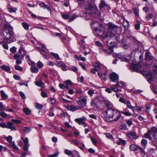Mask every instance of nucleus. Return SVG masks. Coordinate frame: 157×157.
<instances>
[{
    "instance_id": "f257e3e1",
    "label": "nucleus",
    "mask_w": 157,
    "mask_h": 157,
    "mask_svg": "<svg viewBox=\"0 0 157 157\" xmlns=\"http://www.w3.org/2000/svg\"><path fill=\"white\" fill-rule=\"evenodd\" d=\"M91 25L93 29L95 31L94 33L95 35L100 36L102 40L106 39L110 34L109 32L105 33V29L98 21H93L91 23Z\"/></svg>"
},
{
    "instance_id": "f03ea898",
    "label": "nucleus",
    "mask_w": 157,
    "mask_h": 157,
    "mask_svg": "<svg viewBox=\"0 0 157 157\" xmlns=\"http://www.w3.org/2000/svg\"><path fill=\"white\" fill-rule=\"evenodd\" d=\"M120 111L109 108L107 111L102 112L101 116L107 121H117L121 117Z\"/></svg>"
},
{
    "instance_id": "7ed1b4c3",
    "label": "nucleus",
    "mask_w": 157,
    "mask_h": 157,
    "mask_svg": "<svg viewBox=\"0 0 157 157\" xmlns=\"http://www.w3.org/2000/svg\"><path fill=\"white\" fill-rule=\"evenodd\" d=\"M108 26L109 29L107 32L105 30V33H109V36H110V39L112 40L116 39L117 40H118L117 38L114 36L115 34H117L118 32L120 30V27L117 25H115L112 23L109 22L108 24Z\"/></svg>"
},
{
    "instance_id": "20e7f679",
    "label": "nucleus",
    "mask_w": 157,
    "mask_h": 157,
    "mask_svg": "<svg viewBox=\"0 0 157 157\" xmlns=\"http://www.w3.org/2000/svg\"><path fill=\"white\" fill-rule=\"evenodd\" d=\"M13 33L12 27L10 26H6L3 30L2 35L4 39L7 40L13 36Z\"/></svg>"
},
{
    "instance_id": "39448f33",
    "label": "nucleus",
    "mask_w": 157,
    "mask_h": 157,
    "mask_svg": "<svg viewBox=\"0 0 157 157\" xmlns=\"http://www.w3.org/2000/svg\"><path fill=\"white\" fill-rule=\"evenodd\" d=\"M104 101V99L102 96H97L91 100V104L94 107L95 106L99 107L100 105L102 106V103Z\"/></svg>"
},
{
    "instance_id": "423d86ee",
    "label": "nucleus",
    "mask_w": 157,
    "mask_h": 157,
    "mask_svg": "<svg viewBox=\"0 0 157 157\" xmlns=\"http://www.w3.org/2000/svg\"><path fill=\"white\" fill-rule=\"evenodd\" d=\"M86 101L87 99L85 96H82L79 98L77 103L79 108H82L86 105Z\"/></svg>"
},
{
    "instance_id": "0eeeda50",
    "label": "nucleus",
    "mask_w": 157,
    "mask_h": 157,
    "mask_svg": "<svg viewBox=\"0 0 157 157\" xmlns=\"http://www.w3.org/2000/svg\"><path fill=\"white\" fill-rule=\"evenodd\" d=\"M85 10L87 13L93 14L96 12L97 9L96 7L89 5L87 6Z\"/></svg>"
},
{
    "instance_id": "6e6552de",
    "label": "nucleus",
    "mask_w": 157,
    "mask_h": 157,
    "mask_svg": "<svg viewBox=\"0 0 157 157\" xmlns=\"http://www.w3.org/2000/svg\"><path fill=\"white\" fill-rule=\"evenodd\" d=\"M128 137L132 140H135L138 138V136L135 132L132 131L127 133Z\"/></svg>"
},
{
    "instance_id": "1a4fd4ad",
    "label": "nucleus",
    "mask_w": 157,
    "mask_h": 157,
    "mask_svg": "<svg viewBox=\"0 0 157 157\" xmlns=\"http://www.w3.org/2000/svg\"><path fill=\"white\" fill-rule=\"evenodd\" d=\"M109 78L113 82H115L119 79L118 75L115 73L112 72L110 74Z\"/></svg>"
},
{
    "instance_id": "9d476101",
    "label": "nucleus",
    "mask_w": 157,
    "mask_h": 157,
    "mask_svg": "<svg viewBox=\"0 0 157 157\" xmlns=\"http://www.w3.org/2000/svg\"><path fill=\"white\" fill-rule=\"evenodd\" d=\"M132 69L134 71L138 72L141 68V67L139 63H133L131 66Z\"/></svg>"
},
{
    "instance_id": "9b49d317",
    "label": "nucleus",
    "mask_w": 157,
    "mask_h": 157,
    "mask_svg": "<svg viewBox=\"0 0 157 157\" xmlns=\"http://www.w3.org/2000/svg\"><path fill=\"white\" fill-rule=\"evenodd\" d=\"M67 108L68 110L71 111H75L79 109L78 106H75L73 105H69L67 107Z\"/></svg>"
},
{
    "instance_id": "f8f14e48",
    "label": "nucleus",
    "mask_w": 157,
    "mask_h": 157,
    "mask_svg": "<svg viewBox=\"0 0 157 157\" xmlns=\"http://www.w3.org/2000/svg\"><path fill=\"white\" fill-rule=\"evenodd\" d=\"M86 120V118L82 117L75 119V121L79 124H83Z\"/></svg>"
},
{
    "instance_id": "ddd939ff",
    "label": "nucleus",
    "mask_w": 157,
    "mask_h": 157,
    "mask_svg": "<svg viewBox=\"0 0 157 157\" xmlns=\"http://www.w3.org/2000/svg\"><path fill=\"white\" fill-rule=\"evenodd\" d=\"M151 131L154 132L153 137L157 141V128L153 127L151 128Z\"/></svg>"
},
{
    "instance_id": "4468645a",
    "label": "nucleus",
    "mask_w": 157,
    "mask_h": 157,
    "mask_svg": "<svg viewBox=\"0 0 157 157\" xmlns=\"http://www.w3.org/2000/svg\"><path fill=\"white\" fill-rule=\"evenodd\" d=\"M7 128L10 129L12 130H16V128L13 125V124L11 122L7 123Z\"/></svg>"
},
{
    "instance_id": "2eb2a0df",
    "label": "nucleus",
    "mask_w": 157,
    "mask_h": 157,
    "mask_svg": "<svg viewBox=\"0 0 157 157\" xmlns=\"http://www.w3.org/2000/svg\"><path fill=\"white\" fill-rule=\"evenodd\" d=\"M39 5L41 7L43 8L44 9H46L49 11L51 10L50 6L48 5H45L43 2L40 3Z\"/></svg>"
},
{
    "instance_id": "dca6fc26",
    "label": "nucleus",
    "mask_w": 157,
    "mask_h": 157,
    "mask_svg": "<svg viewBox=\"0 0 157 157\" xmlns=\"http://www.w3.org/2000/svg\"><path fill=\"white\" fill-rule=\"evenodd\" d=\"M125 85V83L122 82H117L116 84L113 85L114 88H116L118 87H121L124 86Z\"/></svg>"
},
{
    "instance_id": "f3484780",
    "label": "nucleus",
    "mask_w": 157,
    "mask_h": 157,
    "mask_svg": "<svg viewBox=\"0 0 157 157\" xmlns=\"http://www.w3.org/2000/svg\"><path fill=\"white\" fill-rule=\"evenodd\" d=\"M0 68L3 70L6 71L7 72L9 71V72L11 73V72L10 71V68L9 67L6 65H2L0 66Z\"/></svg>"
},
{
    "instance_id": "a211bd4d",
    "label": "nucleus",
    "mask_w": 157,
    "mask_h": 157,
    "mask_svg": "<svg viewBox=\"0 0 157 157\" xmlns=\"http://www.w3.org/2000/svg\"><path fill=\"white\" fill-rule=\"evenodd\" d=\"M39 51L41 54L42 55L43 57L46 59H47L48 57V54L46 53L45 51L43 49L40 48H39Z\"/></svg>"
},
{
    "instance_id": "6ab92c4d",
    "label": "nucleus",
    "mask_w": 157,
    "mask_h": 157,
    "mask_svg": "<svg viewBox=\"0 0 157 157\" xmlns=\"http://www.w3.org/2000/svg\"><path fill=\"white\" fill-rule=\"evenodd\" d=\"M153 57L151 56L148 52H146L145 55V60H146L150 61L151 60H152Z\"/></svg>"
},
{
    "instance_id": "aec40b11",
    "label": "nucleus",
    "mask_w": 157,
    "mask_h": 157,
    "mask_svg": "<svg viewBox=\"0 0 157 157\" xmlns=\"http://www.w3.org/2000/svg\"><path fill=\"white\" fill-rule=\"evenodd\" d=\"M35 84L36 86L41 87H44V83L42 82V80L41 79H40L39 81H36L35 82Z\"/></svg>"
},
{
    "instance_id": "412c9836",
    "label": "nucleus",
    "mask_w": 157,
    "mask_h": 157,
    "mask_svg": "<svg viewBox=\"0 0 157 157\" xmlns=\"http://www.w3.org/2000/svg\"><path fill=\"white\" fill-rule=\"evenodd\" d=\"M116 56L117 57H118L119 59H121L122 61L126 62H128V60L125 58L123 56H119L118 55L116 54Z\"/></svg>"
},
{
    "instance_id": "4be33fe9",
    "label": "nucleus",
    "mask_w": 157,
    "mask_h": 157,
    "mask_svg": "<svg viewBox=\"0 0 157 157\" xmlns=\"http://www.w3.org/2000/svg\"><path fill=\"white\" fill-rule=\"evenodd\" d=\"M107 6V4L105 3V1L104 0H101L99 6L100 9H102Z\"/></svg>"
},
{
    "instance_id": "5701e85b",
    "label": "nucleus",
    "mask_w": 157,
    "mask_h": 157,
    "mask_svg": "<svg viewBox=\"0 0 157 157\" xmlns=\"http://www.w3.org/2000/svg\"><path fill=\"white\" fill-rule=\"evenodd\" d=\"M123 25L124 26V28L126 30L128 29L129 27V24L128 21H125L124 20V22L123 23Z\"/></svg>"
},
{
    "instance_id": "b1692460",
    "label": "nucleus",
    "mask_w": 157,
    "mask_h": 157,
    "mask_svg": "<svg viewBox=\"0 0 157 157\" xmlns=\"http://www.w3.org/2000/svg\"><path fill=\"white\" fill-rule=\"evenodd\" d=\"M1 94L2 98L3 100L6 99L8 98L7 95L5 93L4 91L3 90L1 91Z\"/></svg>"
},
{
    "instance_id": "393cba45",
    "label": "nucleus",
    "mask_w": 157,
    "mask_h": 157,
    "mask_svg": "<svg viewBox=\"0 0 157 157\" xmlns=\"http://www.w3.org/2000/svg\"><path fill=\"white\" fill-rule=\"evenodd\" d=\"M94 66L95 67L94 68L96 69L97 71H99L101 68V65L99 63L96 62L94 64Z\"/></svg>"
},
{
    "instance_id": "a878e982",
    "label": "nucleus",
    "mask_w": 157,
    "mask_h": 157,
    "mask_svg": "<svg viewBox=\"0 0 157 157\" xmlns=\"http://www.w3.org/2000/svg\"><path fill=\"white\" fill-rule=\"evenodd\" d=\"M121 46L124 49H126L128 48V45L125 41H123L121 44Z\"/></svg>"
},
{
    "instance_id": "bb28decb",
    "label": "nucleus",
    "mask_w": 157,
    "mask_h": 157,
    "mask_svg": "<svg viewBox=\"0 0 157 157\" xmlns=\"http://www.w3.org/2000/svg\"><path fill=\"white\" fill-rule=\"evenodd\" d=\"M126 104L127 105V107H128L129 109H131L134 112V110L135 109V107H134L132 106L131 105L130 101H127Z\"/></svg>"
},
{
    "instance_id": "cd10ccee",
    "label": "nucleus",
    "mask_w": 157,
    "mask_h": 157,
    "mask_svg": "<svg viewBox=\"0 0 157 157\" xmlns=\"http://www.w3.org/2000/svg\"><path fill=\"white\" fill-rule=\"evenodd\" d=\"M126 141L125 140H123L122 139H120L119 141L118 142H117V143L118 145H123L125 144Z\"/></svg>"
},
{
    "instance_id": "c85d7f7f",
    "label": "nucleus",
    "mask_w": 157,
    "mask_h": 157,
    "mask_svg": "<svg viewBox=\"0 0 157 157\" xmlns=\"http://www.w3.org/2000/svg\"><path fill=\"white\" fill-rule=\"evenodd\" d=\"M21 24L25 30H27L29 29V25L26 22H22Z\"/></svg>"
},
{
    "instance_id": "c756f323",
    "label": "nucleus",
    "mask_w": 157,
    "mask_h": 157,
    "mask_svg": "<svg viewBox=\"0 0 157 157\" xmlns=\"http://www.w3.org/2000/svg\"><path fill=\"white\" fill-rule=\"evenodd\" d=\"M9 144L10 146L12 147L15 150H18V148L16 145L14 143L12 142L11 141L9 143Z\"/></svg>"
},
{
    "instance_id": "7c9ffc66",
    "label": "nucleus",
    "mask_w": 157,
    "mask_h": 157,
    "mask_svg": "<svg viewBox=\"0 0 157 157\" xmlns=\"http://www.w3.org/2000/svg\"><path fill=\"white\" fill-rule=\"evenodd\" d=\"M22 130L23 131L26 133H28L31 130V129L29 127H23L22 128Z\"/></svg>"
},
{
    "instance_id": "2f4dec72",
    "label": "nucleus",
    "mask_w": 157,
    "mask_h": 157,
    "mask_svg": "<svg viewBox=\"0 0 157 157\" xmlns=\"http://www.w3.org/2000/svg\"><path fill=\"white\" fill-rule=\"evenodd\" d=\"M138 146L135 144H132L130 145V147L131 150L133 151H135L137 149Z\"/></svg>"
},
{
    "instance_id": "473e14b6",
    "label": "nucleus",
    "mask_w": 157,
    "mask_h": 157,
    "mask_svg": "<svg viewBox=\"0 0 157 157\" xmlns=\"http://www.w3.org/2000/svg\"><path fill=\"white\" fill-rule=\"evenodd\" d=\"M31 71L33 73H36L38 71V69L35 66H32L31 68Z\"/></svg>"
},
{
    "instance_id": "72a5a7b5",
    "label": "nucleus",
    "mask_w": 157,
    "mask_h": 157,
    "mask_svg": "<svg viewBox=\"0 0 157 157\" xmlns=\"http://www.w3.org/2000/svg\"><path fill=\"white\" fill-rule=\"evenodd\" d=\"M8 10L10 13H14L17 10V9L15 7H10L8 9Z\"/></svg>"
},
{
    "instance_id": "f704fd0d",
    "label": "nucleus",
    "mask_w": 157,
    "mask_h": 157,
    "mask_svg": "<svg viewBox=\"0 0 157 157\" xmlns=\"http://www.w3.org/2000/svg\"><path fill=\"white\" fill-rule=\"evenodd\" d=\"M137 23L135 25V27L136 30H138L140 29V22L138 21H137Z\"/></svg>"
},
{
    "instance_id": "c9c22d12",
    "label": "nucleus",
    "mask_w": 157,
    "mask_h": 157,
    "mask_svg": "<svg viewBox=\"0 0 157 157\" xmlns=\"http://www.w3.org/2000/svg\"><path fill=\"white\" fill-rule=\"evenodd\" d=\"M24 144H29V140L28 138L26 137L24 139L23 137H21Z\"/></svg>"
},
{
    "instance_id": "e433bc0d",
    "label": "nucleus",
    "mask_w": 157,
    "mask_h": 157,
    "mask_svg": "<svg viewBox=\"0 0 157 157\" xmlns=\"http://www.w3.org/2000/svg\"><path fill=\"white\" fill-rule=\"evenodd\" d=\"M23 111L26 115L29 114L31 113V110L27 108H25L23 109Z\"/></svg>"
},
{
    "instance_id": "4c0bfd02",
    "label": "nucleus",
    "mask_w": 157,
    "mask_h": 157,
    "mask_svg": "<svg viewBox=\"0 0 157 157\" xmlns=\"http://www.w3.org/2000/svg\"><path fill=\"white\" fill-rule=\"evenodd\" d=\"M51 53L56 59L57 60H59L60 59L58 55L57 54L55 53L52 52H51Z\"/></svg>"
},
{
    "instance_id": "58836bf2",
    "label": "nucleus",
    "mask_w": 157,
    "mask_h": 157,
    "mask_svg": "<svg viewBox=\"0 0 157 157\" xmlns=\"http://www.w3.org/2000/svg\"><path fill=\"white\" fill-rule=\"evenodd\" d=\"M144 137L145 138L149 139L150 140H152V137L150 136L149 133H145L144 135Z\"/></svg>"
},
{
    "instance_id": "ea45409f",
    "label": "nucleus",
    "mask_w": 157,
    "mask_h": 157,
    "mask_svg": "<svg viewBox=\"0 0 157 157\" xmlns=\"http://www.w3.org/2000/svg\"><path fill=\"white\" fill-rule=\"evenodd\" d=\"M29 146V144H24L23 147L24 151H28Z\"/></svg>"
},
{
    "instance_id": "a19ab883",
    "label": "nucleus",
    "mask_w": 157,
    "mask_h": 157,
    "mask_svg": "<svg viewBox=\"0 0 157 157\" xmlns=\"http://www.w3.org/2000/svg\"><path fill=\"white\" fill-rule=\"evenodd\" d=\"M35 107L36 109H40L43 107V106L38 103H36L35 104Z\"/></svg>"
},
{
    "instance_id": "79ce46f5",
    "label": "nucleus",
    "mask_w": 157,
    "mask_h": 157,
    "mask_svg": "<svg viewBox=\"0 0 157 157\" xmlns=\"http://www.w3.org/2000/svg\"><path fill=\"white\" fill-rule=\"evenodd\" d=\"M101 49L104 52V53H105L107 55H109L111 54V53L109 52H108L107 50L106 49L104 48L103 47L101 48Z\"/></svg>"
},
{
    "instance_id": "37998d69",
    "label": "nucleus",
    "mask_w": 157,
    "mask_h": 157,
    "mask_svg": "<svg viewBox=\"0 0 157 157\" xmlns=\"http://www.w3.org/2000/svg\"><path fill=\"white\" fill-rule=\"evenodd\" d=\"M134 13L135 15L136 16H137L139 15V10L137 8H133V9Z\"/></svg>"
},
{
    "instance_id": "c03bdc74",
    "label": "nucleus",
    "mask_w": 157,
    "mask_h": 157,
    "mask_svg": "<svg viewBox=\"0 0 157 157\" xmlns=\"http://www.w3.org/2000/svg\"><path fill=\"white\" fill-rule=\"evenodd\" d=\"M20 53H21V55L23 57L25 55L26 53L24 50L22 49H19L18 51Z\"/></svg>"
},
{
    "instance_id": "a18cd8bd",
    "label": "nucleus",
    "mask_w": 157,
    "mask_h": 157,
    "mask_svg": "<svg viewBox=\"0 0 157 157\" xmlns=\"http://www.w3.org/2000/svg\"><path fill=\"white\" fill-rule=\"evenodd\" d=\"M64 153L65 154L68 155H70L72 154V151L68 149H65L64 150Z\"/></svg>"
},
{
    "instance_id": "49530a36",
    "label": "nucleus",
    "mask_w": 157,
    "mask_h": 157,
    "mask_svg": "<svg viewBox=\"0 0 157 157\" xmlns=\"http://www.w3.org/2000/svg\"><path fill=\"white\" fill-rule=\"evenodd\" d=\"M15 68L16 70H18L20 71H22L23 70V68L18 65H16L14 67Z\"/></svg>"
},
{
    "instance_id": "de8ad7c7",
    "label": "nucleus",
    "mask_w": 157,
    "mask_h": 157,
    "mask_svg": "<svg viewBox=\"0 0 157 157\" xmlns=\"http://www.w3.org/2000/svg\"><path fill=\"white\" fill-rule=\"evenodd\" d=\"M95 44L97 46L100 47L101 48L103 47V45L101 42L98 41H96L95 42Z\"/></svg>"
},
{
    "instance_id": "09e8293b",
    "label": "nucleus",
    "mask_w": 157,
    "mask_h": 157,
    "mask_svg": "<svg viewBox=\"0 0 157 157\" xmlns=\"http://www.w3.org/2000/svg\"><path fill=\"white\" fill-rule=\"evenodd\" d=\"M37 65L39 68H41L43 67V64L41 62L39 61L37 62Z\"/></svg>"
},
{
    "instance_id": "8fccbe9b",
    "label": "nucleus",
    "mask_w": 157,
    "mask_h": 157,
    "mask_svg": "<svg viewBox=\"0 0 157 157\" xmlns=\"http://www.w3.org/2000/svg\"><path fill=\"white\" fill-rule=\"evenodd\" d=\"M0 115L3 117H8V115L5 113L2 112L0 113Z\"/></svg>"
},
{
    "instance_id": "3c124183",
    "label": "nucleus",
    "mask_w": 157,
    "mask_h": 157,
    "mask_svg": "<svg viewBox=\"0 0 157 157\" xmlns=\"http://www.w3.org/2000/svg\"><path fill=\"white\" fill-rule=\"evenodd\" d=\"M111 89H112V90L113 91H114L115 92H117L121 91V90L119 89H117V88H114L113 87H111Z\"/></svg>"
},
{
    "instance_id": "603ef678",
    "label": "nucleus",
    "mask_w": 157,
    "mask_h": 157,
    "mask_svg": "<svg viewBox=\"0 0 157 157\" xmlns=\"http://www.w3.org/2000/svg\"><path fill=\"white\" fill-rule=\"evenodd\" d=\"M59 153L58 152H56L53 154L48 155V157H56L58 156Z\"/></svg>"
},
{
    "instance_id": "864d4df0",
    "label": "nucleus",
    "mask_w": 157,
    "mask_h": 157,
    "mask_svg": "<svg viewBox=\"0 0 157 157\" xmlns=\"http://www.w3.org/2000/svg\"><path fill=\"white\" fill-rule=\"evenodd\" d=\"M6 141L8 143H9L12 141V137L11 136H9L7 137H6Z\"/></svg>"
},
{
    "instance_id": "5fc2aeb1",
    "label": "nucleus",
    "mask_w": 157,
    "mask_h": 157,
    "mask_svg": "<svg viewBox=\"0 0 157 157\" xmlns=\"http://www.w3.org/2000/svg\"><path fill=\"white\" fill-rule=\"evenodd\" d=\"M105 104V107H108L109 106L110 103L109 102L105 101L104 100L103 101V102L102 103V104Z\"/></svg>"
},
{
    "instance_id": "6e6d98bb",
    "label": "nucleus",
    "mask_w": 157,
    "mask_h": 157,
    "mask_svg": "<svg viewBox=\"0 0 157 157\" xmlns=\"http://www.w3.org/2000/svg\"><path fill=\"white\" fill-rule=\"evenodd\" d=\"M90 140L92 143L94 145L96 144L97 141L96 139L94 138H93L92 137H90Z\"/></svg>"
},
{
    "instance_id": "4d7b16f0",
    "label": "nucleus",
    "mask_w": 157,
    "mask_h": 157,
    "mask_svg": "<svg viewBox=\"0 0 157 157\" xmlns=\"http://www.w3.org/2000/svg\"><path fill=\"white\" fill-rule=\"evenodd\" d=\"M105 135L106 137H107L108 138L110 139L111 140L113 139V136L110 133H106L105 134Z\"/></svg>"
},
{
    "instance_id": "13d9d810",
    "label": "nucleus",
    "mask_w": 157,
    "mask_h": 157,
    "mask_svg": "<svg viewBox=\"0 0 157 157\" xmlns=\"http://www.w3.org/2000/svg\"><path fill=\"white\" fill-rule=\"evenodd\" d=\"M147 143V140L145 139H143L141 141V144L143 146H145Z\"/></svg>"
},
{
    "instance_id": "bf43d9fd",
    "label": "nucleus",
    "mask_w": 157,
    "mask_h": 157,
    "mask_svg": "<svg viewBox=\"0 0 157 157\" xmlns=\"http://www.w3.org/2000/svg\"><path fill=\"white\" fill-rule=\"evenodd\" d=\"M120 112V114L121 113L126 116H131L132 115L131 113L128 112H123L122 113Z\"/></svg>"
},
{
    "instance_id": "052dcab7",
    "label": "nucleus",
    "mask_w": 157,
    "mask_h": 157,
    "mask_svg": "<svg viewBox=\"0 0 157 157\" xmlns=\"http://www.w3.org/2000/svg\"><path fill=\"white\" fill-rule=\"evenodd\" d=\"M20 95V96L23 99H25L26 98V97L24 94L22 92L20 91L19 92Z\"/></svg>"
},
{
    "instance_id": "680f3d73",
    "label": "nucleus",
    "mask_w": 157,
    "mask_h": 157,
    "mask_svg": "<svg viewBox=\"0 0 157 157\" xmlns=\"http://www.w3.org/2000/svg\"><path fill=\"white\" fill-rule=\"evenodd\" d=\"M41 96L43 98H44L47 97V96H48L47 94L44 92H43V91L41 92Z\"/></svg>"
},
{
    "instance_id": "e2e57ef3",
    "label": "nucleus",
    "mask_w": 157,
    "mask_h": 157,
    "mask_svg": "<svg viewBox=\"0 0 157 157\" xmlns=\"http://www.w3.org/2000/svg\"><path fill=\"white\" fill-rule=\"evenodd\" d=\"M16 48L14 47H13L10 49V51L13 53H14L16 52Z\"/></svg>"
},
{
    "instance_id": "0e129e2a",
    "label": "nucleus",
    "mask_w": 157,
    "mask_h": 157,
    "mask_svg": "<svg viewBox=\"0 0 157 157\" xmlns=\"http://www.w3.org/2000/svg\"><path fill=\"white\" fill-rule=\"evenodd\" d=\"M154 72L157 73V64H154L153 66Z\"/></svg>"
},
{
    "instance_id": "69168bd1",
    "label": "nucleus",
    "mask_w": 157,
    "mask_h": 157,
    "mask_svg": "<svg viewBox=\"0 0 157 157\" xmlns=\"http://www.w3.org/2000/svg\"><path fill=\"white\" fill-rule=\"evenodd\" d=\"M63 63V62H60L57 61L56 62L55 64L56 66H57L58 67H61Z\"/></svg>"
},
{
    "instance_id": "338daca9",
    "label": "nucleus",
    "mask_w": 157,
    "mask_h": 157,
    "mask_svg": "<svg viewBox=\"0 0 157 157\" xmlns=\"http://www.w3.org/2000/svg\"><path fill=\"white\" fill-rule=\"evenodd\" d=\"M71 69L75 72L78 70L77 68L75 66H72L71 67Z\"/></svg>"
},
{
    "instance_id": "774afa93",
    "label": "nucleus",
    "mask_w": 157,
    "mask_h": 157,
    "mask_svg": "<svg viewBox=\"0 0 157 157\" xmlns=\"http://www.w3.org/2000/svg\"><path fill=\"white\" fill-rule=\"evenodd\" d=\"M126 123L129 126L132 124V122L130 120H127L126 121Z\"/></svg>"
}]
</instances>
